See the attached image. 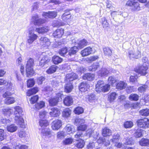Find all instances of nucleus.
<instances>
[{
    "mask_svg": "<svg viewBox=\"0 0 149 149\" xmlns=\"http://www.w3.org/2000/svg\"><path fill=\"white\" fill-rule=\"evenodd\" d=\"M14 109L15 122L20 125L21 127H24V121L21 116L23 112L22 108L19 106H16L14 107Z\"/></svg>",
    "mask_w": 149,
    "mask_h": 149,
    "instance_id": "1",
    "label": "nucleus"
},
{
    "mask_svg": "<svg viewBox=\"0 0 149 149\" xmlns=\"http://www.w3.org/2000/svg\"><path fill=\"white\" fill-rule=\"evenodd\" d=\"M49 123L47 121L45 120H40L39 121V125L41 128L40 129L41 134L48 138L51 136V132L50 130L47 128Z\"/></svg>",
    "mask_w": 149,
    "mask_h": 149,
    "instance_id": "2",
    "label": "nucleus"
},
{
    "mask_svg": "<svg viewBox=\"0 0 149 149\" xmlns=\"http://www.w3.org/2000/svg\"><path fill=\"white\" fill-rule=\"evenodd\" d=\"M110 85L106 84L104 85V82L102 80H99L95 86V91L97 93L101 91L106 92L110 89Z\"/></svg>",
    "mask_w": 149,
    "mask_h": 149,
    "instance_id": "3",
    "label": "nucleus"
},
{
    "mask_svg": "<svg viewBox=\"0 0 149 149\" xmlns=\"http://www.w3.org/2000/svg\"><path fill=\"white\" fill-rule=\"evenodd\" d=\"M33 60L32 58H30L27 61L26 71V76L27 77L31 76L34 74V72L33 68Z\"/></svg>",
    "mask_w": 149,
    "mask_h": 149,
    "instance_id": "4",
    "label": "nucleus"
},
{
    "mask_svg": "<svg viewBox=\"0 0 149 149\" xmlns=\"http://www.w3.org/2000/svg\"><path fill=\"white\" fill-rule=\"evenodd\" d=\"M34 30L33 28H30L28 32L27 41V43L29 44H32L38 37V35L34 33Z\"/></svg>",
    "mask_w": 149,
    "mask_h": 149,
    "instance_id": "5",
    "label": "nucleus"
},
{
    "mask_svg": "<svg viewBox=\"0 0 149 149\" xmlns=\"http://www.w3.org/2000/svg\"><path fill=\"white\" fill-rule=\"evenodd\" d=\"M138 126L140 128L146 129L149 128V119L148 118L140 119L136 121Z\"/></svg>",
    "mask_w": 149,
    "mask_h": 149,
    "instance_id": "6",
    "label": "nucleus"
},
{
    "mask_svg": "<svg viewBox=\"0 0 149 149\" xmlns=\"http://www.w3.org/2000/svg\"><path fill=\"white\" fill-rule=\"evenodd\" d=\"M148 67L144 65L136 67L135 69V72L143 76L145 75L147 73Z\"/></svg>",
    "mask_w": 149,
    "mask_h": 149,
    "instance_id": "7",
    "label": "nucleus"
},
{
    "mask_svg": "<svg viewBox=\"0 0 149 149\" xmlns=\"http://www.w3.org/2000/svg\"><path fill=\"white\" fill-rule=\"evenodd\" d=\"M126 5L132 7V9L136 11H138L140 10V7L139 3L135 0L127 1L126 3Z\"/></svg>",
    "mask_w": 149,
    "mask_h": 149,
    "instance_id": "8",
    "label": "nucleus"
},
{
    "mask_svg": "<svg viewBox=\"0 0 149 149\" xmlns=\"http://www.w3.org/2000/svg\"><path fill=\"white\" fill-rule=\"evenodd\" d=\"M32 20L34 24L36 25H40L44 23L45 22V20L39 18L38 15L37 14H35L33 15Z\"/></svg>",
    "mask_w": 149,
    "mask_h": 149,
    "instance_id": "9",
    "label": "nucleus"
},
{
    "mask_svg": "<svg viewBox=\"0 0 149 149\" xmlns=\"http://www.w3.org/2000/svg\"><path fill=\"white\" fill-rule=\"evenodd\" d=\"M40 45L44 47H46L50 45L49 40L46 37L42 36L40 39Z\"/></svg>",
    "mask_w": 149,
    "mask_h": 149,
    "instance_id": "10",
    "label": "nucleus"
},
{
    "mask_svg": "<svg viewBox=\"0 0 149 149\" xmlns=\"http://www.w3.org/2000/svg\"><path fill=\"white\" fill-rule=\"evenodd\" d=\"M62 122L60 120H56L53 122L52 123V127L53 130H57L61 126Z\"/></svg>",
    "mask_w": 149,
    "mask_h": 149,
    "instance_id": "11",
    "label": "nucleus"
},
{
    "mask_svg": "<svg viewBox=\"0 0 149 149\" xmlns=\"http://www.w3.org/2000/svg\"><path fill=\"white\" fill-rule=\"evenodd\" d=\"M77 75L75 73H72L67 74L65 80L67 81H70L77 79Z\"/></svg>",
    "mask_w": 149,
    "mask_h": 149,
    "instance_id": "12",
    "label": "nucleus"
},
{
    "mask_svg": "<svg viewBox=\"0 0 149 149\" xmlns=\"http://www.w3.org/2000/svg\"><path fill=\"white\" fill-rule=\"evenodd\" d=\"M49 112V114L51 117H57L60 114V111L59 110L56 108H52Z\"/></svg>",
    "mask_w": 149,
    "mask_h": 149,
    "instance_id": "13",
    "label": "nucleus"
},
{
    "mask_svg": "<svg viewBox=\"0 0 149 149\" xmlns=\"http://www.w3.org/2000/svg\"><path fill=\"white\" fill-rule=\"evenodd\" d=\"M57 15V13L56 11L48 12L43 13L42 15L45 18H54Z\"/></svg>",
    "mask_w": 149,
    "mask_h": 149,
    "instance_id": "14",
    "label": "nucleus"
},
{
    "mask_svg": "<svg viewBox=\"0 0 149 149\" xmlns=\"http://www.w3.org/2000/svg\"><path fill=\"white\" fill-rule=\"evenodd\" d=\"M92 53V49L90 47H88L82 50L81 54L82 56H88Z\"/></svg>",
    "mask_w": 149,
    "mask_h": 149,
    "instance_id": "15",
    "label": "nucleus"
},
{
    "mask_svg": "<svg viewBox=\"0 0 149 149\" xmlns=\"http://www.w3.org/2000/svg\"><path fill=\"white\" fill-rule=\"evenodd\" d=\"M64 104L69 106L73 104V100L72 97L70 96H67L63 100Z\"/></svg>",
    "mask_w": 149,
    "mask_h": 149,
    "instance_id": "16",
    "label": "nucleus"
},
{
    "mask_svg": "<svg viewBox=\"0 0 149 149\" xmlns=\"http://www.w3.org/2000/svg\"><path fill=\"white\" fill-rule=\"evenodd\" d=\"M110 72L109 70L106 68H103L97 72L98 75L100 77L107 76Z\"/></svg>",
    "mask_w": 149,
    "mask_h": 149,
    "instance_id": "17",
    "label": "nucleus"
},
{
    "mask_svg": "<svg viewBox=\"0 0 149 149\" xmlns=\"http://www.w3.org/2000/svg\"><path fill=\"white\" fill-rule=\"evenodd\" d=\"M90 86L86 82H82L79 86V89L81 91H86Z\"/></svg>",
    "mask_w": 149,
    "mask_h": 149,
    "instance_id": "18",
    "label": "nucleus"
},
{
    "mask_svg": "<svg viewBox=\"0 0 149 149\" xmlns=\"http://www.w3.org/2000/svg\"><path fill=\"white\" fill-rule=\"evenodd\" d=\"M63 29H57L53 33V36L55 38H60L61 37L64 33Z\"/></svg>",
    "mask_w": 149,
    "mask_h": 149,
    "instance_id": "19",
    "label": "nucleus"
},
{
    "mask_svg": "<svg viewBox=\"0 0 149 149\" xmlns=\"http://www.w3.org/2000/svg\"><path fill=\"white\" fill-rule=\"evenodd\" d=\"M85 144V142L83 140L80 139L76 141L74 143V146L78 148H82L84 146Z\"/></svg>",
    "mask_w": 149,
    "mask_h": 149,
    "instance_id": "20",
    "label": "nucleus"
},
{
    "mask_svg": "<svg viewBox=\"0 0 149 149\" xmlns=\"http://www.w3.org/2000/svg\"><path fill=\"white\" fill-rule=\"evenodd\" d=\"M95 77L94 74L87 73L84 74L83 77V79L84 80L87 79L89 81H91L94 79Z\"/></svg>",
    "mask_w": 149,
    "mask_h": 149,
    "instance_id": "21",
    "label": "nucleus"
},
{
    "mask_svg": "<svg viewBox=\"0 0 149 149\" xmlns=\"http://www.w3.org/2000/svg\"><path fill=\"white\" fill-rule=\"evenodd\" d=\"M111 130L107 127H105L103 129L102 131V134L104 137L109 136L111 135Z\"/></svg>",
    "mask_w": 149,
    "mask_h": 149,
    "instance_id": "22",
    "label": "nucleus"
},
{
    "mask_svg": "<svg viewBox=\"0 0 149 149\" xmlns=\"http://www.w3.org/2000/svg\"><path fill=\"white\" fill-rule=\"evenodd\" d=\"M65 129L66 130V132L68 134H70L74 132L75 130L73 126L69 124L66 125Z\"/></svg>",
    "mask_w": 149,
    "mask_h": 149,
    "instance_id": "23",
    "label": "nucleus"
},
{
    "mask_svg": "<svg viewBox=\"0 0 149 149\" xmlns=\"http://www.w3.org/2000/svg\"><path fill=\"white\" fill-rule=\"evenodd\" d=\"M52 60L54 64L56 65L61 63L63 59L58 56H54L52 57Z\"/></svg>",
    "mask_w": 149,
    "mask_h": 149,
    "instance_id": "24",
    "label": "nucleus"
},
{
    "mask_svg": "<svg viewBox=\"0 0 149 149\" xmlns=\"http://www.w3.org/2000/svg\"><path fill=\"white\" fill-rule=\"evenodd\" d=\"M49 30V28L47 26L42 27L39 28H36V32L39 33H43L47 32Z\"/></svg>",
    "mask_w": 149,
    "mask_h": 149,
    "instance_id": "25",
    "label": "nucleus"
},
{
    "mask_svg": "<svg viewBox=\"0 0 149 149\" xmlns=\"http://www.w3.org/2000/svg\"><path fill=\"white\" fill-rule=\"evenodd\" d=\"M144 131L140 129H138L135 130L134 134V136L136 138L141 137L143 136Z\"/></svg>",
    "mask_w": 149,
    "mask_h": 149,
    "instance_id": "26",
    "label": "nucleus"
},
{
    "mask_svg": "<svg viewBox=\"0 0 149 149\" xmlns=\"http://www.w3.org/2000/svg\"><path fill=\"white\" fill-rule=\"evenodd\" d=\"M127 84L123 81L119 82L116 86V88L120 90L125 89L127 86Z\"/></svg>",
    "mask_w": 149,
    "mask_h": 149,
    "instance_id": "27",
    "label": "nucleus"
},
{
    "mask_svg": "<svg viewBox=\"0 0 149 149\" xmlns=\"http://www.w3.org/2000/svg\"><path fill=\"white\" fill-rule=\"evenodd\" d=\"M141 146H147L149 145V139H147L142 138L139 142Z\"/></svg>",
    "mask_w": 149,
    "mask_h": 149,
    "instance_id": "28",
    "label": "nucleus"
},
{
    "mask_svg": "<svg viewBox=\"0 0 149 149\" xmlns=\"http://www.w3.org/2000/svg\"><path fill=\"white\" fill-rule=\"evenodd\" d=\"M73 88V86L71 83H68L65 86V91L66 93H70L72 91Z\"/></svg>",
    "mask_w": 149,
    "mask_h": 149,
    "instance_id": "29",
    "label": "nucleus"
},
{
    "mask_svg": "<svg viewBox=\"0 0 149 149\" xmlns=\"http://www.w3.org/2000/svg\"><path fill=\"white\" fill-rule=\"evenodd\" d=\"M38 91V88L37 87L33 88L28 91L27 92V95L28 96H30L36 93Z\"/></svg>",
    "mask_w": 149,
    "mask_h": 149,
    "instance_id": "30",
    "label": "nucleus"
},
{
    "mask_svg": "<svg viewBox=\"0 0 149 149\" xmlns=\"http://www.w3.org/2000/svg\"><path fill=\"white\" fill-rule=\"evenodd\" d=\"M117 81V79L114 76L109 77L108 79V81L109 83L111 84L112 86H113L114 84Z\"/></svg>",
    "mask_w": 149,
    "mask_h": 149,
    "instance_id": "31",
    "label": "nucleus"
},
{
    "mask_svg": "<svg viewBox=\"0 0 149 149\" xmlns=\"http://www.w3.org/2000/svg\"><path fill=\"white\" fill-rule=\"evenodd\" d=\"M17 127L15 125L12 124L7 127V130L8 131L10 132H13L16 131Z\"/></svg>",
    "mask_w": 149,
    "mask_h": 149,
    "instance_id": "32",
    "label": "nucleus"
},
{
    "mask_svg": "<svg viewBox=\"0 0 149 149\" xmlns=\"http://www.w3.org/2000/svg\"><path fill=\"white\" fill-rule=\"evenodd\" d=\"M100 67V65L99 63H96L93 64L91 66L88 68V69L90 71H95L98 68Z\"/></svg>",
    "mask_w": 149,
    "mask_h": 149,
    "instance_id": "33",
    "label": "nucleus"
},
{
    "mask_svg": "<svg viewBox=\"0 0 149 149\" xmlns=\"http://www.w3.org/2000/svg\"><path fill=\"white\" fill-rule=\"evenodd\" d=\"M71 113V110L69 109H66L64 110L62 113L63 117L68 118L70 116Z\"/></svg>",
    "mask_w": 149,
    "mask_h": 149,
    "instance_id": "34",
    "label": "nucleus"
},
{
    "mask_svg": "<svg viewBox=\"0 0 149 149\" xmlns=\"http://www.w3.org/2000/svg\"><path fill=\"white\" fill-rule=\"evenodd\" d=\"M140 114L142 116H149V109H146L139 111Z\"/></svg>",
    "mask_w": 149,
    "mask_h": 149,
    "instance_id": "35",
    "label": "nucleus"
},
{
    "mask_svg": "<svg viewBox=\"0 0 149 149\" xmlns=\"http://www.w3.org/2000/svg\"><path fill=\"white\" fill-rule=\"evenodd\" d=\"M120 139V135L118 133H115L113 136V138L110 140L113 143L118 142Z\"/></svg>",
    "mask_w": 149,
    "mask_h": 149,
    "instance_id": "36",
    "label": "nucleus"
},
{
    "mask_svg": "<svg viewBox=\"0 0 149 149\" xmlns=\"http://www.w3.org/2000/svg\"><path fill=\"white\" fill-rule=\"evenodd\" d=\"M56 66L52 65L49 68L46 70V72L48 74H52L56 72Z\"/></svg>",
    "mask_w": 149,
    "mask_h": 149,
    "instance_id": "37",
    "label": "nucleus"
},
{
    "mask_svg": "<svg viewBox=\"0 0 149 149\" xmlns=\"http://www.w3.org/2000/svg\"><path fill=\"white\" fill-rule=\"evenodd\" d=\"M87 44L88 42L86 40L83 39V40H81L78 44V48L81 49L87 45Z\"/></svg>",
    "mask_w": 149,
    "mask_h": 149,
    "instance_id": "38",
    "label": "nucleus"
},
{
    "mask_svg": "<svg viewBox=\"0 0 149 149\" xmlns=\"http://www.w3.org/2000/svg\"><path fill=\"white\" fill-rule=\"evenodd\" d=\"M49 61L48 58L47 56L43 57L40 62L39 65L42 67H43L45 64Z\"/></svg>",
    "mask_w": 149,
    "mask_h": 149,
    "instance_id": "39",
    "label": "nucleus"
},
{
    "mask_svg": "<svg viewBox=\"0 0 149 149\" xmlns=\"http://www.w3.org/2000/svg\"><path fill=\"white\" fill-rule=\"evenodd\" d=\"M78 50L77 46H74L71 48L69 51V54L70 56L75 54Z\"/></svg>",
    "mask_w": 149,
    "mask_h": 149,
    "instance_id": "40",
    "label": "nucleus"
},
{
    "mask_svg": "<svg viewBox=\"0 0 149 149\" xmlns=\"http://www.w3.org/2000/svg\"><path fill=\"white\" fill-rule=\"evenodd\" d=\"M139 96L136 94L132 93L129 97V99L131 101H137L139 99Z\"/></svg>",
    "mask_w": 149,
    "mask_h": 149,
    "instance_id": "41",
    "label": "nucleus"
},
{
    "mask_svg": "<svg viewBox=\"0 0 149 149\" xmlns=\"http://www.w3.org/2000/svg\"><path fill=\"white\" fill-rule=\"evenodd\" d=\"M5 102L7 104H10L14 103L15 102V99L13 97H8L5 100Z\"/></svg>",
    "mask_w": 149,
    "mask_h": 149,
    "instance_id": "42",
    "label": "nucleus"
},
{
    "mask_svg": "<svg viewBox=\"0 0 149 149\" xmlns=\"http://www.w3.org/2000/svg\"><path fill=\"white\" fill-rule=\"evenodd\" d=\"M71 17L69 12L65 13L62 16V18L64 21H67Z\"/></svg>",
    "mask_w": 149,
    "mask_h": 149,
    "instance_id": "43",
    "label": "nucleus"
},
{
    "mask_svg": "<svg viewBox=\"0 0 149 149\" xmlns=\"http://www.w3.org/2000/svg\"><path fill=\"white\" fill-rule=\"evenodd\" d=\"M104 53L105 55L110 56L112 54L111 49L109 47H105L103 49Z\"/></svg>",
    "mask_w": 149,
    "mask_h": 149,
    "instance_id": "44",
    "label": "nucleus"
},
{
    "mask_svg": "<svg viewBox=\"0 0 149 149\" xmlns=\"http://www.w3.org/2000/svg\"><path fill=\"white\" fill-rule=\"evenodd\" d=\"M4 114L6 115L10 116V115L13 113V111L11 109L7 108L3 109Z\"/></svg>",
    "mask_w": 149,
    "mask_h": 149,
    "instance_id": "45",
    "label": "nucleus"
},
{
    "mask_svg": "<svg viewBox=\"0 0 149 149\" xmlns=\"http://www.w3.org/2000/svg\"><path fill=\"white\" fill-rule=\"evenodd\" d=\"M58 102V99L57 98H51L49 101V102L51 106L56 105Z\"/></svg>",
    "mask_w": 149,
    "mask_h": 149,
    "instance_id": "46",
    "label": "nucleus"
},
{
    "mask_svg": "<svg viewBox=\"0 0 149 149\" xmlns=\"http://www.w3.org/2000/svg\"><path fill=\"white\" fill-rule=\"evenodd\" d=\"M45 105V102L42 101H41L36 104L35 107L36 109H39L43 107Z\"/></svg>",
    "mask_w": 149,
    "mask_h": 149,
    "instance_id": "47",
    "label": "nucleus"
},
{
    "mask_svg": "<svg viewBox=\"0 0 149 149\" xmlns=\"http://www.w3.org/2000/svg\"><path fill=\"white\" fill-rule=\"evenodd\" d=\"M83 108L81 107H76L74 111V113L76 114H80L84 112Z\"/></svg>",
    "mask_w": 149,
    "mask_h": 149,
    "instance_id": "48",
    "label": "nucleus"
},
{
    "mask_svg": "<svg viewBox=\"0 0 149 149\" xmlns=\"http://www.w3.org/2000/svg\"><path fill=\"white\" fill-rule=\"evenodd\" d=\"M68 52V50L66 47H63L61 48L59 51V54L62 56H64V55Z\"/></svg>",
    "mask_w": 149,
    "mask_h": 149,
    "instance_id": "49",
    "label": "nucleus"
},
{
    "mask_svg": "<svg viewBox=\"0 0 149 149\" xmlns=\"http://www.w3.org/2000/svg\"><path fill=\"white\" fill-rule=\"evenodd\" d=\"M116 94L115 92L111 93L108 96V99L110 102L113 101L116 98Z\"/></svg>",
    "mask_w": 149,
    "mask_h": 149,
    "instance_id": "50",
    "label": "nucleus"
},
{
    "mask_svg": "<svg viewBox=\"0 0 149 149\" xmlns=\"http://www.w3.org/2000/svg\"><path fill=\"white\" fill-rule=\"evenodd\" d=\"M133 126V123L131 121H127L124 124V127L126 128H131Z\"/></svg>",
    "mask_w": 149,
    "mask_h": 149,
    "instance_id": "51",
    "label": "nucleus"
},
{
    "mask_svg": "<svg viewBox=\"0 0 149 149\" xmlns=\"http://www.w3.org/2000/svg\"><path fill=\"white\" fill-rule=\"evenodd\" d=\"M73 141V139L71 138L66 139L63 141V144L65 145H68L71 144Z\"/></svg>",
    "mask_w": 149,
    "mask_h": 149,
    "instance_id": "52",
    "label": "nucleus"
},
{
    "mask_svg": "<svg viewBox=\"0 0 149 149\" xmlns=\"http://www.w3.org/2000/svg\"><path fill=\"white\" fill-rule=\"evenodd\" d=\"M134 142L132 138L129 137L126 139L125 143L126 145H132L134 144Z\"/></svg>",
    "mask_w": 149,
    "mask_h": 149,
    "instance_id": "53",
    "label": "nucleus"
},
{
    "mask_svg": "<svg viewBox=\"0 0 149 149\" xmlns=\"http://www.w3.org/2000/svg\"><path fill=\"white\" fill-rule=\"evenodd\" d=\"M85 120L83 119L76 118L75 120V124L77 125H80L84 123Z\"/></svg>",
    "mask_w": 149,
    "mask_h": 149,
    "instance_id": "54",
    "label": "nucleus"
},
{
    "mask_svg": "<svg viewBox=\"0 0 149 149\" xmlns=\"http://www.w3.org/2000/svg\"><path fill=\"white\" fill-rule=\"evenodd\" d=\"M6 137V134L3 130L0 129V139L1 141L3 140Z\"/></svg>",
    "mask_w": 149,
    "mask_h": 149,
    "instance_id": "55",
    "label": "nucleus"
},
{
    "mask_svg": "<svg viewBox=\"0 0 149 149\" xmlns=\"http://www.w3.org/2000/svg\"><path fill=\"white\" fill-rule=\"evenodd\" d=\"M34 84V81L33 79H30L27 81V86L29 87L33 86Z\"/></svg>",
    "mask_w": 149,
    "mask_h": 149,
    "instance_id": "56",
    "label": "nucleus"
},
{
    "mask_svg": "<svg viewBox=\"0 0 149 149\" xmlns=\"http://www.w3.org/2000/svg\"><path fill=\"white\" fill-rule=\"evenodd\" d=\"M38 99V95H35L31 98L30 100V102L33 104L36 102Z\"/></svg>",
    "mask_w": 149,
    "mask_h": 149,
    "instance_id": "57",
    "label": "nucleus"
},
{
    "mask_svg": "<svg viewBox=\"0 0 149 149\" xmlns=\"http://www.w3.org/2000/svg\"><path fill=\"white\" fill-rule=\"evenodd\" d=\"M148 87V86L146 85H143L139 88L138 90L139 92H144Z\"/></svg>",
    "mask_w": 149,
    "mask_h": 149,
    "instance_id": "58",
    "label": "nucleus"
},
{
    "mask_svg": "<svg viewBox=\"0 0 149 149\" xmlns=\"http://www.w3.org/2000/svg\"><path fill=\"white\" fill-rule=\"evenodd\" d=\"M66 135L65 132L63 131H61L58 133L57 137L59 139H61L64 138Z\"/></svg>",
    "mask_w": 149,
    "mask_h": 149,
    "instance_id": "59",
    "label": "nucleus"
},
{
    "mask_svg": "<svg viewBox=\"0 0 149 149\" xmlns=\"http://www.w3.org/2000/svg\"><path fill=\"white\" fill-rule=\"evenodd\" d=\"M142 61L143 63L142 65H144L145 66L148 67L149 66V63L148 58L146 57H143L142 60Z\"/></svg>",
    "mask_w": 149,
    "mask_h": 149,
    "instance_id": "60",
    "label": "nucleus"
},
{
    "mask_svg": "<svg viewBox=\"0 0 149 149\" xmlns=\"http://www.w3.org/2000/svg\"><path fill=\"white\" fill-rule=\"evenodd\" d=\"M45 78L43 76H41L37 79V81L39 85H41L42 84V82L45 81Z\"/></svg>",
    "mask_w": 149,
    "mask_h": 149,
    "instance_id": "61",
    "label": "nucleus"
},
{
    "mask_svg": "<svg viewBox=\"0 0 149 149\" xmlns=\"http://www.w3.org/2000/svg\"><path fill=\"white\" fill-rule=\"evenodd\" d=\"M129 57L130 58H135V54L134 53L133 51L132 50L129 49L128 50Z\"/></svg>",
    "mask_w": 149,
    "mask_h": 149,
    "instance_id": "62",
    "label": "nucleus"
},
{
    "mask_svg": "<svg viewBox=\"0 0 149 149\" xmlns=\"http://www.w3.org/2000/svg\"><path fill=\"white\" fill-rule=\"evenodd\" d=\"M87 128V125H81L78 127L77 129L78 130L84 131Z\"/></svg>",
    "mask_w": 149,
    "mask_h": 149,
    "instance_id": "63",
    "label": "nucleus"
},
{
    "mask_svg": "<svg viewBox=\"0 0 149 149\" xmlns=\"http://www.w3.org/2000/svg\"><path fill=\"white\" fill-rule=\"evenodd\" d=\"M137 78L138 77L136 75L134 76L131 75L130 77V81L132 82H135L137 80Z\"/></svg>",
    "mask_w": 149,
    "mask_h": 149,
    "instance_id": "64",
    "label": "nucleus"
}]
</instances>
